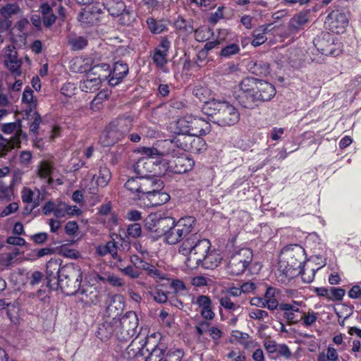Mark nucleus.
<instances>
[{
  "label": "nucleus",
  "instance_id": "22",
  "mask_svg": "<svg viewBox=\"0 0 361 361\" xmlns=\"http://www.w3.org/2000/svg\"><path fill=\"white\" fill-rule=\"evenodd\" d=\"M62 260L59 258H51L46 266L47 280L48 285L54 288L57 281L61 278Z\"/></svg>",
  "mask_w": 361,
  "mask_h": 361
},
{
  "label": "nucleus",
  "instance_id": "19",
  "mask_svg": "<svg viewBox=\"0 0 361 361\" xmlns=\"http://www.w3.org/2000/svg\"><path fill=\"white\" fill-rule=\"evenodd\" d=\"M313 44L317 51L323 55H335L334 37L329 33H322L313 39Z\"/></svg>",
  "mask_w": 361,
  "mask_h": 361
},
{
  "label": "nucleus",
  "instance_id": "52",
  "mask_svg": "<svg viewBox=\"0 0 361 361\" xmlns=\"http://www.w3.org/2000/svg\"><path fill=\"white\" fill-rule=\"evenodd\" d=\"M127 233L128 237L133 238H139L142 234V227L138 223H133L130 224L127 228Z\"/></svg>",
  "mask_w": 361,
  "mask_h": 361
},
{
  "label": "nucleus",
  "instance_id": "8",
  "mask_svg": "<svg viewBox=\"0 0 361 361\" xmlns=\"http://www.w3.org/2000/svg\"><path fill=\"white\" fill-rule=\"evenodd\" d=\"M168 155L171 159H163L158 165L164 167L163 170L159 171V174H165L167 171L178 174L184 173L190 170L193 166L192 159L183 154H179L174 149H169Z\"/></svg>",
  "mask_w": 361,
  "mask_h": 361
},
{
  "label": "nucleus",
  "instance_id": "20",
  "mask_svg": "<svg viewBox=\"0 0 361 361\" xmlns=\"http://www.w3.org/2000/svg\"><path fill=\"white\" fill-rule=\"evenodd\" d=\"M145 344L146 341L145 339H142L140 341L137 339L133 340L123 353V357L127 360L137 359L138 361H142V357L144 356L145 351ZM146 351H148V350H146Z\"/></svg>",
  "mask_w": 361,
  "mask_h": 361
},
{
  "label": "nucleus",
  "instance_id": "56",
  "mask_svg": "<svg viewBox=\"0 0 361 361\" xmlns=\"http://www.w3.org/2000/svg\"><path fill=\"white\" fill-rule=\"evenodd\" d=\"M21 60L18 57V52L13 45H8L6 47L4 61H18Z\"/></svg>",
  "mask_w": 361,
  "mask_h": 361
},
{
  "label": "nucleus",
  "instance_id": "57",
  "mask_svg": "<svg viewBox=\"0 0 361 361\" xmlns=\"http://www.w3.org/2000/svg\"><path fill=\"white\" fill-rule=\"evenodd\" d=\"M52 167L47 161H42L38 169V175L40 178H49L51 173Z\"/></svg>",
  "mask_w": 361,
  "mask_h": 361
},
{
  "label": "nucleus",
  "instance_id": "16",
  "mask_svg": "<svg viewBox=\"0 0 361 361\" xmlns=\"http://www.w3.org/2000/svg\"><path fill=\"white\" fill-rule=\"evenodd\" d=\"M326 24L332 32L343 33L348 25V13L343 10L333 11L328 15Z\"/></svg>",
  "mask_w": 361,
  "mask_h": 361
},
{
  "label": "nucleus",
  "instance_id": "29",
  "mask_svg": "<svg viewBox=\"0 0 361 361\" xmlns=\"http://www.w3.org/2000/svg\"><path fill=\"white\" fill-rule=\"evenodd\" d=\"M310 9H304L295 15L289 21V28L291 30H299L310 19Z\"/></svg>",
  "mask_w": 361,
  "mask_h": 361
},
{
  "label": "nucleus",
  "instance_id": "53",
  "mask_svg": "<svg viewBox=\"0 0 361 361\" xmlns=\"http://www.w3.org/2000/svg\"><path fill=\"white\" fill-rule=\"evenodd\" d=\"M19 11V7L14 4H8L1 9V15L7 18L11 17L12 15L16 14Z\"/></svg>",
  "mask_w": 361,
  "mask_h": 361
},
{
  "label": "nucleus",
  "instance_id": "50",
  "mask_svg": "<svg viewBox=\"0 0 361 361\" xmlns=\"http://www.w3.org/2000/svg\"><path fill=\"white\" fill-rule=\"evenodd\" d=\"M118 17L119 23L122 25H130L135 20L133 14L126 8H124L123 11H121Z\"/></svg>",
  "mask_w": 361,
  "mask_h": 361
},
{
  "label": "nucleus",
  "instance_id": "15",
  "mask_svg": "<svg viewBox=\"0 0 361 361\" xmlns=\"http://www.w3.org/2000/svg\"><path fill=\"white\" fill-rule=\"evenodd\" d=\"M165 349L161 345L154 348L145 361H181L184 352L180 348L170 349L165 355Z\"/></svg>",
  "mask_w": 361,
  "mask_h": 361
},
{
  "label": "nucleus",
  "instance_id": "12",
  "mask_svg": "<svg viewBox=\"0 0 361 361\" xmlns=\"http://www.w3.org/2000/svg\"><path fill=\"white\" fill-rule=\"evenodd\" d=\"M174 218L168 216H163L161 214L152 213L149 214L144 221L145 228L157 236L164 235L167 243V233H169Z\"/></svg>",
  "mask_w": 361,
  "mask_h": 361
},
{
  "label": "nucleus",
  "instance_id": "47",
  "mask_svg": "<svg viewBox=\"0 0 361 361\" xmlns=\"http://www.w3.org/2000/svg\"><path fill=\"white\" fill-rule=\"evenodd\" d=\"M147 23L149 30L154 34H160L164 32L166 28L162 23L158 22L154 18L147 19Z\"/></svg>",
  "mask_w": 361,
  "mask_h": 361
},
{
  "label": "nucleus",
  "instance_id": "34",
  "mask_svg": "<svg viewBox=\"0 0 361 361\" xmlns=\"http://www.w3.org/2000/svg\"><path fill=\"white\" fill-rule=\"evenodd\" d=\"M111 178L110 170L105 166H101L98 173L93 176L92 180L95 181L97 186L104 188L108 185Z\"/></svg>",
  "mask_w": 361,
  "mask_h": 361
},
{
  "label": "nucleus",
  "instance_id": "18",
  "mask_svg": "<svg viewBox=\"0 0 361 361\" xmlns=\"http://www.w3.org/2000/svg\"><path fill=\"white\" fill-rule=\"evenodd\" d=\"M1 130L6 134H11L16 132L15 135L11 137V143L16 147H20L22 140H27V134L22 130L21 121L18 120L16 122L6 123L2 125Z\"/></svg>",
  "mask_w": 361,
  "mask_h": 361
},
{
  "label": "nucleus",
  "instance_id": "23",
  "mask_svg": "<svg viewBox=\"0 0 361 361\" xmlns=\"http://www.w3.org/2000/svg\"><path fill=\"white\" fill-rule=\"evenodd\" d=\"M116 318H108L98 324L95 335L99 340L105 342L109 341L112 336L116 338Z\"/></svg>",
  "mask_w": 361,
  "mask_h": 361
},
{
  "label": "nucleus",
  "instance_id": "35",
  "mask_svg": "<svg viewBox=\"0 0 361 361\" xmlns=\"http://www.w3.org/2000/svg\"><path fill=\"white\" fill-rule=\"evenodd\" d=\"M67 41L73 51L82 50L88 44V40L86 37L77 35L74 33H71L67 36Z\"/></svg>",
  "mask_w": 361,
  "mask_h": 361
},
{
  "label": "nucleus",
  "instance_id": "45",
  "mask_svg": "<svg viewBox=\"0 0 361 361\" xmlns=\"http://www.w3.org/2000/svg\"><path fill=\"white\" fill-rule=\"evenodd\" d=\"M240 51V47L235 43L230 44L221 49L219 56L224 58H230Z\"/></svg>",
  "mask_w": 361,
  "mask_h": 361
},
{
  "label": "nucleus",
  "instance_id": "28",
  "mask_svg": "<svg viewBox=\"0 0 361 361\" xmlns=\"http://www.w3.org/2000/svg\"><path fill=\"white\" fill-rule=\"evenodd\" d=\"M222 259V257L219 252L215 249H210L206 256L202 259V262H200L199 267L204 269H213L218 267Z\"/></svg>",
  "mask_w": 361,
  "mask_h": 361
},
{
  "label": "nucleus",
  "instance_id": "33",
  "mask_svg": "<svg viewBox=\"0 0 361 361\" xmlns=\"http://www.w3.org/2000/svg\"><path fill=\"white\" fill-rule=\"evenodd\" d=\"M101 82L99 79L87 73V78L80 82V89L85 92H94L100 87Z\"/></svg>",
  "mask_w": 361,
  "mask_h": 361
},
{
  "label": "nucleus",
  "instance_id": "2",
  "mask_svg": "<svg viewBox=\"0 0 361 361\" xmlns=\"http://www.w3.org/2000/svg\"><path fill=\"white\" fill-rule=\"evenodd\" d=\"M202 111L208 116L209 121L222 127L233 126L240 119L238 109L226 101H209L203 106Z\"/></svg>",
  "mask_w": 361,
  "mask_h": 361
},
{
  "label": "nucleus",
  "instance_id": "36",
  "mask_svg": "<svg viewBox=\"0 0 361 361\" xmlns=\"http://www.w3.org/2000/svg\"><path fill=\"white\" fill-rule=\"evenodd\" d=\"M22 200L25 203H34V207H37L39 205V197L40 192L39 190H36V191H32L30 188H23L21 192Z\"/></svg>",
  "mask_w": 361,
  "mask_h": 361
},
{
  "label": "nucleus",
  "instance_id": "4",
  "mask_svg": "<svg viewBox=\"0 0 361 361\" xmlns=\"http://www.w3.org/2000/svg\"><path fill=\"white\" fill-rule=\"evenodd\" d=\"M304 253V249L297 244L285 246L281 252L279 269L286 276H293L302 268L305 260Z\"/></svg>",
  "mask_w": 361,
  "mask_h": 361
},
{
  "label": "nucleus",
  "instance_id": "39",
  "mask_svg": "<svg viewBox=\"0 0 361 361\" xmlns=\"http://www.w3.org/2000/svg\"><path fill=\"white\" fill-rule=\"evenodd\" d=\"M28 119L30 121V133L35 136H37L39 133V127L42 123V118L39 114L37 111L32 112L29 111L27 113Z\"/></svg>",
  "mask_w": 361,
  "mask_h": 361
},
{
  "label": "nucleus",
  "instance_id": "42",
  "mask_svg": "<svg viewBox=\"0 0 361 361\" xmlns=\"http://www.w3.org/2000/svg\"><path fill=\"white\" fill-rule=\"evenodd\" d=\"M22 102L25 104H28L30 111L32 112V109H35L37 106V102L33 97V91L30 87H26L24 90L22 96Z\"/></svg>",
  "mask_w": 361,
  "mask_h": 361
},
{
  "label": "nucleus",
  "instance_id": "60",
  "mask_svg": "<svg viewBox=\"0 0 361 361\" xmlns=\"http://www.w3.org/2000/svg\"><path fill=\"white\" fill-rule=\"evenodd\" d=\"M120 269L122 271V273H123L125 275L128 276L131 279H137L141 274V272L138 270V269L134 268L133 266L130 265L127 266L126 267L124 268H121Z\"/></svg>",
  "mask_w": 361,
  "mask_h": 361
},
{
  "label": "nucleus",
  "instance_id": "7",
  "mask_svg": "<svg viewBox=\"0 0 361 361\" xmlns=\"http://www.w3.org/2000/svg\"><path fill=\"white\" fill-rule=\"evenodd\" d=\"M196 219L192 216L180 218L178 221L174 219L169 233H167V243L176 245L179 242L184 243L190 238L195 231Z\"/></svg>",
  "mask_w": 361,
  "mask_h": 361
},
{
  "label": "nucleus",
  "instance_id": "55",
  "mask_svg": "<svg viewBox=\"0 0 361 361\" xmlns=\"http://www.w3.org/2000/svg\"><path fill=\"white\" fill-rule=\"evenodd\" d=\"M224 6H219L214 13H212L209 18V22L213 25L216 24L220 20L226 18L224 13Z\"/></svg>",
  "mask_w": 361,
  "mask_h": 361
},
{
  "label": "nucleus",
  "instance_id": "32",
  "mask_svg": "<svg viewBox=\"0 0 361 361\" xmlns=\"http://www.w3.org/2000/svg\"><path fill=\"white\" fill-rule=\"evenodd\" d=\"M231 336L246 349L254 348L258 346L257 342L253 340H249L250 336L247 333L238 330H233L231 332Z\"/></svg>",
  "mask_w": 361,
  "mask_h": 361
},
{
  "label": "nucleus",
  "instance_id": "13",
  "mask_svg": "<svg viewBox=\"0 0 361 361\" xmlns=\"http://www.w3.org/2000/svg\"><path fill=\"white\" fill-rule=\"evenodd\" d=\"M253 259L252 250L242 248L235 252L229 258L226 271L229 275L238 276L245 272Z\"/></svg>",
  "mask_w": 361,
  "mask_h": 361
},
{
  "label": "nucleus",
  "instance_id": "30",
  "mask_svg": "<svg viewBox=\"0 0 361 361\" xmlns=\"http://www.w3.org/2000/svg\"><path fill=\"white\" fill-rule=\"evenodd\" d=\"M95 253L99 257H104L107 254H110L112 258L121 261V257L118 255L117 245L114 240L108 241L104 245H99L96 247Z\"/></svg>",
  "mask_w": 361,
  "mask_h": 361
},
{
  "label": "nucleus",
  "instance_id": "37",
  "mask_svg": "<svg viewBox=\"0 0 361 361\" xmlns=\"http://www.w3.org/2000/svg\"><path fill=\"white\" fill-rule=\"evenodd\" d=\"M200 136L201 135L192 136L191 144H190L188 152L193 154H200L206 151L207 147V143Z\"/></svg>",
  "mask_w": 361,
  "mask_h": 361
},
{
  "label": "nucleus",
  "instance_id": "21",
  "mask_svg": "<svg viewBox=\"0 0 361 361\" xmlns=\"http://www.w3.org/2000/svg\"><path fill=\"white\" fill-rule=\"evenodd\" d=\"M192 303L200 310V314L204 319H214L215 313L212 309V300L208 295H200L197 298H193Z\"/></svg>",
  "mask_w": 361,
  "mask_h": 361
},
{
  "label": "nucleus",
  "instance_id": "40",
  "mask_svg": "<svg viewBox=\"0 0 361 361\" xmlns=\"http://www.w3.org/2000/svg\"><path fill=\"white\" fill-rule=\"evenodd\" d=\"M22 60L18 61H4L5 67L11 72V73L15 77H19L22 74L21 66Z\"/></svg>",
  "mask_w": 361,
  "mask_h": 361
},
{
  "label": "nucleus",
  "instance_id": "5",
  "mask_svg": "<svg viewBox=\"0 0 361 361\" xmlns=\"http://www.w3.org/2000/svg\"><path fill=\"white\" fill-rule=\"evenodd\" d=\"M133 125V118L123 115L111 121L99 137V142L104 147L113 145L123 138Z\"/></svg>",
  "mask_w": 361,
  "mask_h": 361
},
{
  "label": "nucleus",
  "instance_id": "38",
  "mask_svg": "<svg viewBox=\"0 0 361 361\" xmlns=\"http://www.w3.org/2000/svg\"><path fill=\"white\" fill-rule=\"evenodd\" d=\"M267 30L268 26L266 25L260 26L259 27L254 30L252 34L254 39L251 42V44L256 47L264 44L267 39L265 35V34L267 32Z\"/></svg>",
  "mask_w": 361,
  "mask_h": 361
},
{
  "label": "nucleus",
  "instance_id": "41",
  "mask_svg": "<svg viewBox=\"0 0 361 361\" xmlns=\"http://www.w3.org/2000/svg\"><path fill=\"white\" fill-rule=\"evenodd\" d=\"M253 74L259 76H265L269 74V63L259 61L254 63L251 67Z\"/></svg>",
  "mask_w": 361,
  "mask_h": 361
},
{
  "label": "nucleus",
  "instance_id": "59",
  "mask_svg": "<svg viewBox=\"0 0 361 361\" xmlns=\"http://www.w3.org/2000/svg\"><path fill=\"white\" fill-rule=\"evenodd\" d=\"M149 294L153 298L154 300L159 303H164L167 301L168 297L166 294L159 289H155L150 292Z\"/></svg>",
  "mask_w": 361,
  "mask_h": 361
},
{
  "label": "nucleus",
  "instance_id": "3",
  "mask_svg": "<svg viewBox=\"0 0 361 361\" xmlns=\"http://www.w3.org/2000/svg\"><path fill=\"white\" fill-rule=\"evenodd\" d=\"M211 249V243L208 239L202 238L198 233L194 235L178 247V252L188 256L185 263L188 267L194 269L199 267L200 262Z\"/></svg>",
  "mask_w": 361,
  "mask_h": 361
},
{
  "label": "nucleus",
  "instance_id": "27",
  "mask_svg": "<svg viewBox=\"0 0 361 361\" xmlns=\"http://www.w3.org/2000/svg\"><path fill=\"white\" fill-rule=\"evenodd\" d=\"M175 133L177 135L170 140L171 145L172 146L170 147L169 149H171V148L173 149V147H176L183 151L188 152L193 135L178 132V130H176Z\"/></svg>",
  "mask_w": 361,
  "mask_h": 361
},
{
  "label": "nucleus",
  "instance_id": "24",
  "mask_svg": "<svg viewBox=\"0 0 361 361\" xmlns=\"http://www.w3.org/2000/svg\"><path fill=\"white\" fill-rule=\"evenodd\" d=\"M106 314L109 319L117 318L123 310L124 304L122 296L119 295H106Z\"/></svg>",
  "mask_w": 361,
  "mask_h": 361
},
{
  "label": "nucleus",
  "instance_id": "61",
  "mask_svg": "<svg viewBox=\"0 0 361 361\" xmlns=\"http://www.w3.org/2000/svg\"><path fill=\"white\" fill-rule=\"evenodd\" d=\"M317 314H318L317 312H308L307 313H305L302 317L304 325L306 326H310L315 323L318 319Z\"/></svg>",
  "mask_w": 361,
  "mask_h": 361
},
{
  "label": "nucleus",
  "instance_id": "48",
  "mask_svg": "<svg viewBox=\"0 0 361 361\" xmlns=\"http://www.w3.org/2000/svg\"><path fill=\"white\" fill-rule=\"evenodd\" d=\"M345 294V289L342 288L331 287L329 288V300L341 301Z\"/></svg>",
  "mask_w": 361,
  "mask_h": 361
},
{
  "label": "nucleus",
  "instance_id": "11",
  "mask_svg": "<svg viewBox=\"0 0 361 361\" xmlns=\"http://www.w3.org/2000/svg\"><path fill=\"white\" fill-rule=\"evenodd\" d=\"M116 339L126 342L137 334L138 318L133 311L127 312L122 317L116 318Z\"/></svg>",
  "mask_w": 361,
  "mask_h": 361
},
{
  "label": "nucleus",
  "instance_id": "1",
  "mask_svg": "<svg viewBox=\"0 0 361 361\" xmlns=\"http://www.w3.org/2000/svg\"><path fill=\"white\" fill-rule=\"evenodd\" d=\"M276 94L275 87L264 80L245 78L235 87L233 96L243 108L252 109L259 104L270 101Z\"/></svg>",
  "mask_w": 361,
  "mask_h": 361
},
{
  "label": "nucleus",
  "instance_id": "25",
  "mask_svg": "<svg viewBox=\"0 0 361 361\" xmlns=\"http://www.w3.org/2000/svg\"><path fill=\"white\" fill-rule=\"evenodd\" d=\"M170 47V41L166 38H162L159 45L155 48L152 60L157 67L163 68L167 63L166 56Z\"/></svg>",
  "mask_w": 361,
  "mask_h": 361
},
{
  "label": "nucleus",
  "instance_id": "26",
  "mask_svg": "<svg viewBox=\"0 0 361 361\" xmlns=\"http://www.w3.org/2000/svg\"><path fill=\"white\" fill-rule=\"evenodd\" d=\"M154 161L142 157L133 166V171L137 176L146 178H155L154 175H150L149 173L153 172Z\"/></svg>",
  "mask_w": 361,
  "mask_h": 361
},
{
  "label": "nucleus",
  "instance_id": "54",
  "mask_svg": "<svg viewBox=\"0 0 361 361\" xmlns=\"http://www.w3.org/2000/svg\"><path fill=\"white\" fill-rule=\"evenodd\" d=\"M15 147L16 146L13 145V143H11V141L4 138L0 134V157H4L9 150Z\"/></svg>",
  "mask_w": 361,
  "mask_h": 361
},
{
  "label": "nucleus",
  "instance_id": "9",
  "mask_svg": "<svg viewBox=\"0 0 361 361\" xmlns=\"http://www.w3.org/2000/svg\"><path fill=\"white\" fill-rule=\"evenodd\" d=\"M175 127L178 132L192 135H205L211 131V125L209 121L192 115L179 118L176 122Z\"/></svg>",
  "mask_w": 361,
  "mask_h": 361
},
{
  "label": "nucleus",
  "instance_id": "43",
  "mask_svg": "<svg viewBox=\"0 0 361 361\" xmlns=\"http://www.w3.org/2000/svg\"><path fill=\"white\" fill-rule=\"evenodd\" d=\"M78 19L82 24L92 25L98 20V18L91 13L89 10L83 9L78 14Z\"/></svg>",
  "mask_w": 361,
  "mask_h": 361
},
{
  "label": "nucleus",
  "instance_id": "44",
  "mask_svg": "<svg viewBox=\"0 0 361 361\" xmlns=\"http://www.w3.org/2000/svg\"><path fill=\"white\" fill-rule=\"evenodd\" d=\"M128 73V66L122 61L115 63L114 68L111 71L113 75L118 77V78H124Z\"/></svg>",
  "mask_w": 361,
  "mask_h": 361
},
{
  "label": "nucleus",
  "instance_id": "63",
  "mask_svg": "<svg viewBox=\"0 0 361 361\" xmlns=\"http://www.w3.org/2000/svg\"><path fill=\"white\" fill-rule=\"evenodd\" d=\"M220 305L226 310H235L238 307L234 302H233L231 298L226 295L221 298L219 300Z\"/></svg>",
  "mask_w": 361,
  "mask_h": 361
},
{
  "label": "nucleus",
  "instance_id": "62",
  "mask_svg": "<svg viewBox=\"0 0 361 361\" xmlns=\"http://www.w3.org/2000/svg\"><path fill=\"white\" fill-rule=\"evenodd\" d=\"M139 152H141L142 154L146 155L147 157H146L147 159H149L152 160L154 157L159 156L161 154V153L157 149L153 147L149 148L143 147L140 148V149H139Z\"/></svg>",
  "mask_w": 361,
  "mask_h": 361
},
{
  "label": "nucleus",
  "instance_id": "17",
  "mask_svg": "<svg viewBox=\"0 0 361 361\" xmlns=\"http://www.w3.org/2000/svg\"><path fill=\"white\" fill-rule=\"evenodd\" d=\"M153 178L132 177L125 183V188L132 194H135L136 198L140 201L145 190L150 189L151 180Z\"/></svg>",
  "mask_w": 361,
  "mask_h": 361
},
{
  "label": "nucleus",
  "instance_id": "46",
  "mask_svg": "<svg viewBox=\"0 0 361 361\" xmlns=\"http://www.w3.org/2000/svg\"><path fill=\"white\" fill-rule=\"evenodd\" d=\"M175 27L186 33H192L194 28L190 21L185 20L183 17H178L175 22Z\"/></svg>",
  "mask_w": 361,
  "mask_h": 361
},
{
  "label": "nucleus",
  "instance_id": "31",
  "mask_svg": "<svg viewBox=\"0 0 361 361\" xmlns=\"http://www.w3.org/2000/svg\"><path fill=\"white\" fill-rule=\"evenodd\" d=\"M87 73H90L92 76L99 79L100 82H102V81L107 80L108 78L111 75V70L109 64L102 63L94 66L89 70Z\"/></svg>",
  "mask_w": 361,
  "mask_h": 361
},
{
  "label": "nucleus",
  "instance_id": "51",
  "mask_svg": "<svg viewBox=\"0 0 361 361\" xmlns=\"http://www.w3.org/2000/svg\"><path fill=\"white\" fill-rule=\"evenodd\" d=\"M208 333L214 345H219L224 336L223 331L217 326H211L210 329H208Z\"/></svg>",
  "mask_w": 361,
  "mask_h": 361
},
{
  "label": "nucleus",
  "instance_id": "64",
  "mask_svg": "<svg viewBox=\"0 0 361 361\" xmlns=\"http://www.w3.org/2000/svg\"><path fill=\"white\" fill-rule=\"evenodd\" d=\"M269 314L267 311L262 310H252L249 312V317L254 319L263 321L265 317H267Z\"/></svg>",
  "mask_w": 361,
  "mask_h": 361
},
{
  "label": "nucleus",
  "instance_id": "10",
  "mask_svg": "<svg viewBox=\"0 0 361 361\" xmlns=\"http://www.w3.org/2000/svg\"><path fill=\"white\" fill-rule=\"evenodd\" d=\"M150 189L145 190L140 200V204L145 207H154L162 205L170 200V195L161 190L164 187L162 180L153 178L151 180Z\"/></svg>",
  "mask_w": 361,
  "mask_h": 361
},
{
  "label": "nucleus",
  "instance_id": "14",
  "mask_svg": "<svg viewBox=\"0 0 361 361\" xmlns=\"http://www.w3.org/2000/svg\"><path fill=\"white\" fill-rule=\"evenodd\" d=\"M75 295L83 307L97 305L102 297L100 290L89 283L82 284Z\"/></svg>",
  "mask_w": 361,
  "mask_h": 361
},
{
  "label": "nucleus",
  "instance_id": "58",
  "mask_svg": "<svg viewBox=\"0 0 361 361\" xmlns=\"http://www.w3.org/2000/svg\"><path fill=\"white\" fill-rule=\"evenodd\" d=\"M147 275L155 280H164L166 279V274L158 269L154 265H152L148 271L147 272Z\"/></svg>",
  "mask_w": 361,
  "mask_h": 361
},
{
  "label": "nucleus",
  "instance_id": "6",
  "mask_svg": "<svg viewBox=\"0 0 361 361\" xmlns=\"http://www.w3.org/2000/svg\"><path fill=\"white\" fill-rule=\"evenodd\" d=\"M82 274L78 265L67 264L62 267L61 278L55 284L68 295H75L82 286Z\"/></svg>",
  "mask_w": 361,
  "mask_h": 361
},
{
  "label": "nucleus",
  "instance_id": "49",
  "mask_svg": "<svg viewBox=\"0 0 361 361\" xmlns=\"http://www.w3.org/2000/svg\"><path fill=\"white\" fill-rule=\"evenodd\" d=\"M124 8H126V5L124 2L121 1L114 2L113 5L109 7H106V10L109 15L118 17L121 14V11H123Z\"/></svg>",
  "mask_w": 361,
  "mask_h": 361
}]
</instances>
